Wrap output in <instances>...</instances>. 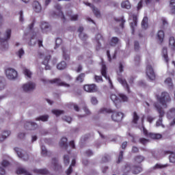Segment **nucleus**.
I'll return each instance as SVG.
<instances>
[{
    "label": "nucleus",
    "mask_w": 175,
    "mask_h": 175,
    "mask_svg": "<svg viewBox=\"0 0 175 175\" xmlns=\"http://www.w3.org/2000/svg\"><path fill=\"white\" fill-rule=\"evenodd\" d=\"M54 8L57 11V13L53 12V16H59L62 20H65V15H64V12H62V7L57 3L54 5Z\"/></svg>",
    "instance_id": "nucleus-12"
},
{
    "label": "nucleus",
    "mask_w": 175,
    "mask_h": 175,
    "mask_svg": "<svg viewBox=\"0 0 175 175\" xmlns=\"http://www.w3.org/2000/svg\"><path fill=\"white\" fill-rule=\"evenodd\" d=\"M143 172V168L139 165H134L132 167V173L133 174H139V173H142Z\"/></svg>",
    "instance_id": "nucleus-20"
},
{
    "label": "nucleus",
    "mask_w": 175,
    "mask_h": 175,
    "mask_svg": "<svg viewBox=\"0 0 175 175\" xmlns=\"http://www.w3.org/2000/svg\"><path fill=\"white\" fill-rule=\"evenodd\" d=\"M24 54H25V53L24 52V49H19L17 53V55L19 57V58H22V57H23V55H24Z\"/></svg>",
    "instance_id": "nucleus-59"
},
{
    "label": "nucleus",
    "mask_w": 175,
    "mask_h": 175,
    "mask_svg": "<svg viewBox=\"0 0 175 175\" xmlns=\"http://www.w3.org/2000/svg\"><path fill=\"white\" fill-rule=\"evenodd\" d=\"M62 120L64 121H66V122H68V124H70V122H72V118H70V116H63Z\"/></svg>",
    "instance_id": "nucleus-54"
},
{
    "label": "nucleus",
    "mask_w": 175,
    "mask_h": 175,
    "mask_svg": "<svg viewBox=\"0 0 175 175\" xmlns=\"http://www.w3.org/2000/svg\"><path fill=\"white\" fill-rule=\"evenodd\" d=\"M50 116L49 115H42L39 117L36 118V121H42V122H47L49 121Z\"/></svg>",
    "instance_id": "nucleus-24"
},
{
    "label": "nucleus",
    "mask_w": 175,
    "mask_h": 175,
    "mask_svg": "<svg viewBox=\"0 0 175 175\" xmlns=\"http://www.w3.org/2000/svg\"><path fill=\"white\" fill-rule=\"evenodd\" d=\"M51 112L53 113V114L56 116V117H59V116H61L62 114L65 113V111L64 110H59V109H53Z\"/></svg>",
    "instance_id": "nucleus-39"
},
{
    "label": "nucleus",
    "mask_w": 175,
    "mask_h": 175,
    "mask_svg": "<svg viewBox=\"0 0 175 175\" xmlns=\"http://www.w3.org/2000/svg\"><path fill=\"white\" fill-rule=\"evenodd\" d=\"M38 40L35 39L33 37H32L30 40V42H29V46H35L36 44V42Z\"/></svg>",
    "instance_id": "nucleus-58"
},
{
    "label": "nucleus",
    "mask_w": 175,
    "mask_h": 175,
    "mask_svg": "<svg viewBox=\"0 0 175 175\" xmlns=\"http://www.w3.org/2000/svg\"><path fill=\"white\" fill-rule=\"evenodd\" d=\"M14 150L15 152H16L18 158H21V159H23V161H28V159H29V155H28V153H23V150L18 148H15Z\"/></svg>",
    "instance_id": "nucleus-8"
},
{
    "label": "nucleus",
    "mask_w": 175,
    "mask_h": 175,
    "mask_svg": "<svg viewBox=\"0 0 175 175\" xmlns=\"http://www.w3.org/2000/svg\"><path fill=\"white\" fill-rule=\"evenodd\" d=\"M95 39H96V42L97 43H100L99 42V40H102L103 38H102V35L101 34H97L95 37Z\"/></svg>",
    "instance_id": "nucleus-62"
},
{
    "label": "nucleus",
    "mask_w": 175,
    "mask_h": 175,
    "mask_svg": "<svg viewBox=\"0 0 175 175\" xmlns=\"http://www.w3.org/2000/svg\"><path fill=\"white\" fill-rule=\"evenodd\" d=\"M50 58H51V56H50V55L46 56L42 62L43 65L45 66L46 70H50V69H51V67H50V66L47 65L49 64V61H50Z\"/></svg>",
    "instance_id": "nucleus-22"
},
{
    "label": "nucleus",
    "mask_w": 175,
    "mask_h": 175,
    "mask_svg": "<svg viewBox=\"0 0 175 175\" xmlns=\"http://www.w3.org/2000/svg\"><path fill=\"white\" fill-rule=\"evenodd\" d=\"M87 6H90V8H92V12L94 13V14L96 16V17L99 18L100 17V11H99V10L96 8H95L94 6H92V4L90 3H85Z\"/></svg>",
    "instance_id": "nucleus-17"
},
{
    "label": "nucleus",
    "mask_w": 175,
    "mask_h": 175,
    "mask_svg": "<svg viewBox=\"0 0 175 175\" xmlns=\"http://www.w3.org/2000/svg\"><path fill=\"white\" fill-rule=\"evenodd\" d=\"M165 84L168 85L170 88H173V82L172 81V78H167L165 81Z\"/></svg>",
    "instance_id": "nucleus-48"
},
{
    "label": "nucleus",
    "mask_w": 175,
    "mask_h": 175,
    "mask_svg": "<svg viewBox=\"0 0 175 175\" xmlns=\"http://www.w3.org/2000/svg\"><path fill=\"white\" fill-rule=\"evenodd\" d=\"M111 118L115 122H120V121H122V118H124V113L121 112H115L112 114Z\"/></svg>",
    "instance_id": "nucleus-13"
},
{
    "label": "nucleus",
    "mask_w": 175,
    "mask_h": 175,
    "mask_svg": "<svg viewBox=\"0 0 175 175\" xmlns=\"http://www.w3.org/2000/svg\"><path fill=\"white\" fill-rule=\"evenodd\" d=\"M33 172L36 173L37 174H49V170H47V169L44 168V169H34L33 170Z\"/></svg>",
    "instance_id": "nucleus-25"
},
{
    "label": "nucleus",
    "mask_w": 175,
    "mask_h": 175,
    "mask_svg": "<svg viewBox=\"0 0 175 175\" xmlns=\"http://www.w3.org/2000/svg\"><path fill=\"white\" fill-rule=\"evenodd\" d=\"M41 155L42 157H50L51 155V152L48 151L44 146H41Z\"/></svg>",
    "instance_id": "nucleus-21"
},
{
    "label": "nucleus",
    "mask_w": 175,
    "mask_h": 175,
    "mask_svg": "<svg viewBox=\"0 0 175 175\" xmlns=\"http://www.w3.org/2000/svg\"><path fill=\"white\" fill-rule=\"evenodd\" d=\"M6 87V79L3 77H0V91L5 90Z\"/></svg>",
    "instance_id": "nucleus-31"
},
{
    "label": "nucleus",
    "mask_w": 175,
    "mask_h": 175,
    "mask_svg": "<svg viewBox=\"0 0 175 175\" xmlns=\"http://www.w3.org/2000/svg\"><path fill=\"white\" fill-rule=\"evenodd\" d=\"M5 75L9 80H14L17 79V71L13 68H7L5 70Z\"/></svg>",
    "instance_id": "nucleus-7"
},
{
    "label": "nucleus",
    "mask_w": 175,
    "mask_h": 175,
    "mask_svg": "<svg viewBox=\"0 0 175 175\" xmlns=\"http://www.w3.org/2000/svg\"><path fill=\"white\" fill-rule=\"evenodd\" d=\"M55 44H56V46L55 47V49H57V47H59V46L62 44V39L57 38L55 40Z\"/></svg>",
    "instance_id": "nucleus-55"
},
{
    "label": "nucleus",
    "mask_w": 175,
    "mask_h": 175,
    "mask_svg": "<svg viewBox=\"0 0 175 175\" xmlns=\"http://www.w3.org/2000/svg\"><path fill=\"white\" fill-rule=\"evenodd\" d=\"M146 75L149 80H155V72H154V68L151 65H148L146 66Z\"/></svg>",
    "instance_id": "nucleus-10"
},
{
    "label": "nucleus",
    "mask_w": 175,
    "mask_h": 175,
    "mask_svg": "<svg viewBox=\"0 0 175 175\" xmlns=\"http://www.w3.org/2000/svg\"><path fill=\"white\" fill-rule=\"evenodd\" d=\"M165 38V33L163 31L160 30L157 33V38L159 40L160 43L163 42V38Z\"/></svg>",
    "instance_id": "nucleus-33"
},
{
    "label": "nucleus",
    "mask_w": 175,
    "mask_h": 175,
    "mask_svg": "<svg viewBox=\"0 0 175 175\" xmlns=\"http://www.w3.org/2000/svg\"><path fill=\"white\" fill-rule=\"evenodd\" d=\"M170 14H175V0H171L170 3Z\"/></svg>",
    "instance_id": "nucleus-34"
},
{
    "label": "nucleus",
    "mask_w": 175,
    "mask_h": 175,
    "mask_svg": "<svg viewBox=\"0 0 175 175\" xmlns=\"http://www.w3.org/2000/svg\"><path fill=\"white\" fill-rule=\"evenodd\" d=\"M133 124H137V121H139V116H137L136 112L133 113Z\"/></svg>",
    "instance_id": "nucleus-51"
},
{
    "label": "nucleus",
    "mask_w": 175,
    "mask_h": 175,
    "mask_svg": "<svg viewBox=\"0 0 175 175\" xmlns=\"http://www.w3.org/2000/svg\"><path fill=\"white\" fill-rule=\"evenodd\" d=\"M12 34V30L8 29L5 32V36L3 37L2 35V33L0 32V44H2V43H6L7 39H10V35Z\"/></svg>",
    "instance_id": "nucleus-14"
},
{
    "label": "nucleus",
    "mask_w": 175,
    "mask_h": 175,
    "mask_svg": "<svg viewBox=\"0 0 175 175\" xmlns=\"http://www.w3.org/2000/svg\"><path fill=\"white\" fill-rule=\"evenodd\" d=\"M146 158L142 155H137L135 157V161L137 163H142Z\"/></svg>",
    "instance_id": "nucleus-43"
},
{
    "label": "nucleus",
    "mask_w": 175,
    "mask_h": 175,
    "mask_svg": "<svg viewBox=\"0 0 175 175\" xmlns=\"http://www.w3.org/2000/svg\"><path fill=\"white\" fill-rule=\"evenodd\" d=\"M143 133L145 136L150 137L153 140H159V139L162 138V135L160 133H148L144 127H143Z\"/></svg>",
    "instance_id": "nucleus-6"
},
{
    "label": "nucleus",
    "mask_w": 175,
    "mask_h": 175,
    "mask_svg": "<svg viewBox=\"0 0 175 175\" xmlns=\"http://www.w3.org/2000/svg\"><path fill=\"white\" fill-rule=\"evenodd\" d=\"M139 49H140V45L139 44V42L135 41L134 42V50L135 51H139Z\"/></svg>",
    "instance_id": "nucleus-57"
},
{
    "label": "nucleus",
    "mask_w": 175,
    "mask_h": 175,
    "mask_svg": "<svg viewBox=\"0 0 175 175\" xmlns=\"http://www.w3.org/2000/svg\"><path fill=\"white\" fill-rule=\"evenodd\" d=\"M62 51H63V57L66 61H69L70 59V57L69 56V53L65 48H62Z\"/></svg>",
    "instance_id": "nucleus-40"
},
{
    "label": "nucleus",
    "mask_w": 175,
    "mask_h": 175,
    "mask_svg": "<svg viewBox=\"0 0 175 175\" xmlns=\"http://www.w3.org/2000/svg\"><path fill=\"white\" fill-rule=\"evenodd\" d=\"M120 43V38L118 37H112L109 41V44L112 47H116Z\"/></svg>",
    "instance_id": "nucleus-19"
},
{
    "label": "nucleus",
    "mask_w": 175,
    "mask_h": 175,
    "mask_svg": "<svg viewBox=\"0 0 175 175\" xmlns=\"http://www.w3.org/2000/svg\"><path fill=\"white\" fill-rule=\"evenodd\" d=\"M33 9L36 13H40L42 12V5L38 1H34L33 3Z\"/></svg>",
    "instance_id": "nucleus-18"
},
{
    "label": "nucleus",
    "mask_w": 175,
    "mask_h": 175,
    "mask_svg": "<svg viewBox=\"0 0 175 175\" xmlns=\"http://www.w3.org/2000/svg\"><path fill=\"white\" fill-rule=\"evenodd\" d=\"M169 46L172 50L175 49V39L174 37H170L169 40Z\"/></svg>",
    "instance_id": "nucleus-41"
},
{
    "label": "nucleus",
    "mask_w": 175,
    "mask_h": 175,
    "mask_svg": "<svg viewBox=\"0 0 175 175\" xmlns=\"http://www.w3.org/2000/svg\"><path fill=\"white\" fill-rule=\"evenodd\" d=\"M118 80L119 83H120V84H122L124 88H126V91L129 92V85H128L126 81L122 78H118Z\"/></svg>",
    "instance_id": "nucleus-26"
},
{
    "label": "nucleus",
    "mask_w": 175,
    "mask_h": 175,
    "mask_svg": "<svg viewBox=\"0 0 175 175\" xmlns=\"http://www.w3.org/2000/svg\"><path fill=\"white\" fill-rule=\"evenodd\" d=\"M175 116V108H172L167 113V117L169 120H172L173 117Z\"/></svg>",
    "instance_id": "nucleus-35"
},
{
    "label": "nucleus",
    "mask_w": 175,
    "mask_h": 175,
    "mask_svg": "<svg viewBox=\"0 0 175 175\" xmlns=\"http://www.w3.org/2000/svg\"><path fill=\"white\" fill-rule=\"evenodd\" d=\"M148 142H150V140L144 137H141L139 139V142L141 143V144H143V146H146V144H147Z\"/></svg>",
    "instance_id": "nucleus-49"
},
{
    "label": "nucleus",
    "mask_w": 175,
    "mask_h": 175,
    "mask_svg": "<svg viewBox=\"0 0 175 175\" xmlns=\"http://www.w3.org/2000/svg\"><path fill=\"white\" fill-rule=\"evenodd\" d=\"M83 88L86 92H96L97 91L95 84L85 85Z\"/></svg>",
    "instance_id": "nucleus-16"
},
{
    "label": "nucleus",
    "mask_w": 175,
    "mask_h": 175,
    "mask_svg": "<svg viewBox=\"0 0 175 175\" xmlns=\"http://www.w3.org/2000/svg\"><path fill=\"white\" fill-rule=\"evenodd\" d=\"M73 173V168L69 167L68 169L66 171V175H71Z\"/></svg>",
    "instance_id": "nucleus-63"
},
{
    "label": "nucleus",
    "mask_w": 175,
    "mask_h": 175,
    "mask_svg": "<svg viewBox=\"0 0 175 175\" xmlns=\"http://www.w3.org/2000/svg\"><path fill=\"white\" fill-rule=\"evenodd\" d=\"M90 100L92 105H98V98H96V97L95 96L92 97Z\"/></svg>",
    "instance_id": "nucleus-61"
},
{
    "label": "nucleus",
    "mask_w": 175,
    "mask_h": 175,
    "mask_svg": "<svg viewBox=\"0 0 175 175\" xmlns=\"http://www.w3.org/2000/svg\"><path fill=\"white\" fill-rule=\"evenodd\" d=\"M64 163L65 166H68L70 163V159H69V154H64L63 157Z\"/></svg>",
    "instance_id": "nucleus-45"
},
{
    "label": "nucleus",
    "mask_w": 175,
    "mask_h": 175,
    "mask_svg": "<svg viewBox=\"0 0 175 175\" xmlns=\"http://www.w3.org/2000/svg\"><path fill=\"white\" fill-rule=\"evenodd\" d=\"M130 25L132 29V33H133V32H135V27L137 26V17H136V16L133 17V22L131 23Z\"/></svg>",
    "instance_id": "nucleus-29"
},
{
    "label": "nucleus",
    "mask_w": 175,
    "mask_h": 175,
    "mask_svg": "<svg viewBox=\"0 0 175 175\" xmlns=\"http://www.w3.org/2000/svg\"><path fill=\"white\" fill-rule=\"evenodd\" d=\"M79 36L81 40H87V39H88V36H87L85 33H81Z\"/></svg>",
    "instance_id": "nucleus-53"
},
{
    "label": "nucleus",
    "mask_w": 175,
    "mask_h": 175,
    "mask_svg": "<svg viewBox=\"0 0 175 175\" xmlns=\"http://www.w3.org/2000/svg\"><path fill=\"white\" fill-rule=\"evenodd\" d=\"M84 112L85 113V115H81L78 116L79 118H83V117H87V116H91V111L87 107V106H85L83 107Z\"/></svg>",
    "instance_id": "nucleus-44"
},
{
    "label": "nucleus",
    "mask_w": 175,
    "mask_h": 175,
    "mask_svg": "<svg viewBox=\"0 0 175 175\" xmlns=\"http://www.w3.org/2000/svg\"><path fill=\"white\" fill-rule=\"evenodd\" d=\"M112 102L115 103V105L117 107V105L121 103V100L123 102H128V97L125 96V94H120L119 96H117V95L112 94L110 96Z\"/></svg>",
    "instance_id": "nucleus-3"
},
{
    "label": "nucleus",
    "mask_w": 175,
    "mask_h": 175,
    "mask_svg": "<svg viewBox=\"0 0 175 175\" xmlns=\"http://www.w3.org/2000/svg\"><path fill=\"white\" fill-rule=\"evenodd\" d=\"M122 8L124 9H131V3L129 1H125L122 3Z\"/></svg>",
    "instance_id": "nucleus-47"
},
{
    "label": "nucleus",
    "mask_w": 175,
    "mask_h": 175,
    "mask_svg": "<svg viewBox=\"0 0 175 175\" xmlns=\"http://www.w3.org/2000/svg\"><path fill=\"white\" fill-rule=\"evenodd\" d=\"M84 77H85V74L81 73L76 78V81L83 83L84 81Z\"/></svg>",
    "instance_id": "nucleus-46"
},
{
    "label": "nucleus",
    "mask_w": 175,
    "mask_h": 175,
    "mask_svg": "<svg viewBox=\"0 0 175 175\" xmlns=\"http://www.w3.org/2000/svg\"><path fill=\"white\" fill-rule=\"evenodd\" d=\"M116 21H118L119 23H120V27L121 28H124V24H125V20H124V18H121L120 19H116Z\"/></svg>",
    "instance_id": "nucleus-56"
},
{
    "label": "nucleus",
    "mask_w": 175,
    "mask_h": 175,
    "mask_svg": "<svg viewBox=\"0 0 175 175\" xmlns=\"http://www.w3.org/2000/svg\"><path fill=\"white\" fill-rule=\"evenodd\" d=\"M101 75L102 76H103V77H105L106 80L109 81L111 87H113V83L111 82V79H110V77H107V72L106 71V65L105 64H102Z\"/></svg>",
    "instance_id": "nucleus-15"
},
{
    "label": "nucleus",
    "mask_w": 175,
    "mask_h": 175,
    "mask_svg": "<svg viewBox=\"0 0 175 175\" xmlns=\"http://www.w3.org/2000/svg\"><path fill=\"white\" fill-rule=\"evenodd\" d=\"M52 165L53 166L54 170L59 171V175L64 173V170L62 169V165L58 162L56 159H53Z\"/></svg>",
    "instance_id": "nucleus-9"
},
{
    "label": "nucleus",
    "mask_w": 175,
    "mask_h": 175,
    "mask_svg": "<svg viewBox=\"0 0 175 175\" xmlns=\"http://www.w3.org/2000/svg\"><path fill=\"white\" fill-rule=\"evenodd\" d=\"M57 68L59 70H64V69H66V62L64 61L61 62L57 65Z\"/></svg>",
    "instance_id": "nucleus-38"
},
{
    "label": "nucleus",
    "mask_w": 175,
    "mask_h": 175,
    "mask_svg": "<svg viewBox=\"0 0 175 175\" xmlns=\"http://www.w3.org/2000/svg\"><path fill=\"white\" fill-rule=\"evenodd\" d=\"M169 164H161V163H157L153 167V170H158L159 169H166L168 167Z\"/></svg>",
    "instance_id": "nucleus-28"
},
{
    "label": "nucleus",
    "mask_w": 175,
    "mask_h": 175,
    "mask_svg": "<svg viewBox=\"0 0 175 175\" xmlns=\"http://www.w3.org/2000/svg\"><path fill=\"white\" fill-rule=\"evenodd\" d=\"M59 145L63 148H68V138L66 137H62Z\"/></svg>",
    "instance_id": "nucleus-32"
},
{
    "label": "nucleus",
    "mask_w": 175,
    "mask_h": 175,
    "mask_svg": "<svg viewBox=\"0 0 175 175\" xmlns=\"http://www.w3.org/2000/svg\"><path fill=\"white\" fill-rule=\"evenodd\" d=\"M164 154H170V157H169V159H170V162L171 163H175V153L172 152V151H165L164 152Z\"/></svg>",
    "instance_id": "nucleus-23"
},
{
    "label": "nucleus",
    "mask_w": 175,
    "mask_h": 175,
    "mask_svg": "<svg viewBox=\"0 0 175 175\" xmlns=\"http://www.w3.org/2000/svg\"><path fill=\"white\" fill-rule=\"evenodd\" d=\"M41 29L42 32H47L49 29H50V26L49 25V23L44 22L41 24Z\"/></svg>",
    "instance_id": "nucleus-36"
},
{
    "label": "nucleus",
    "mask_w": 175,
    "mask_h": 175,
    "mask_svg": "<svg viewBox=\"0 0 175 175\" xmlns=\"http://www.w3.org/2000/svg\"><path fill=\"white\" fill-rule=\"evenodd\" d=\"M23 72L28 79H31V77H32V72H31V70L27 68V67L23 68Z\"/></svg>",
    "instance_id": "nucleus-27"
},
{
    "label": "nucleus",
    "mask_w": 175,
    "mask_h": 175,
    "mask_svg": "<svg viewBox=\"0 0 175 175\" xmlns=\"http://www.w3.org/2000/svg\"><path fill=\"white\" fill-rule=\"evenodd\" d=\"M10 131H5L1 135V138H0V142H3L5 139L10 136Z\"/></svg>",
    "instance_id": "nucleus-42"
},
{
    "label": "nucleus",
    "mask_w": 175,
    "mask_h": 175,
    "mask_svg": "<svg viewBox=\"0 0 175 175\" xmlns=\"http://www.w3.org/2000/svg\"><path fill=\"white\" fill-rule=\"evenodd\" d=\"M102 163H106V162H109V155H105L102 157L101 159Z\"/></svg>",
    "instance_id": "nucleus-60"
},
{
    "label": "nucleus",
    "mask_w": 175,
    "mask_h": 175,
    "mask_svg": "<svg viewBox=\"0 0 175 175\" xmlns=\"http://www.w3.org/2000/svg\"><path fill=\"white\" fill-rule=\"evenodd\" d=\"M25 92H33L36 90V83L32 81L27 82L22 87Z\"/></svg>",
    "instance_id": "nucleus-5"
},
{
    "label": "nucleus",
    "mask_w": 175,
    "mask_h": 175,
    "mask_svg": "<svg viewBox=\"0 0 175 175\" xmlns=\"http://www.w3.org/2000/svg\"><path fill=\"white\" fill-rule=\"evenodd\" d=\"M148 27V18L145 16L142 22V27L144 28V29H147V27Z\"/></svg>",
    "instance_id": "nucleus-37"
},
{
    "label": "nucleus",
    "mask_w": 175,
    "mask_h": 175,
    "mask_svg": "<svg viewBox=\"0 0 175 175\" xmlns=\"http://www.w3.org/2000/svg\"><path fill=\"white\" fill-rule=\"evenodd\" d=\"M94 79L97 83H99V81H103V79H102L101 76H95Z\"/></svg>",
    "instance_id": "nucleus-64"
},
{
    "label": "nucleus",
    "mask_w": 175,
    "mask_h": 175,
    "mask_svg": "<svg viewBox=\"0 0 175 175\" xmlns=\"http://www.w3.org/2000/svg\"><path fill=\"white\" fill-rule=\"evenodd\" d=\"M122 159H124V151L121 150L119 153L118 160L117 161V163H120V162H122Z\"/></svg>",
    "instance_id": "nucleus-50"
},
{
    "label": "nucleus",
    "mask_w": 175,
    "mask_h": 175,
    "mask_svg": "<svg viewBox=\"0 0 175 175\" xmlns=\"http://www.w3.org/2000/svg\"><path fill=\"white\" fill-rule=\"evenodd\" d=\"M111 109H109L107 108H102L98 111V113H103L105 114V113H111Z\"/></svg>",
    "instance_id": "nucleus-52"
},
{
    "label": "nucleus",
    "mask_w": 175,
    "mask_h": 175,
    "mask_svg": "<svg viewBox=\"0 0 175 175\" xmlns=\"http://www.w3.org/2000/svg\"><path fill=\"white\" fill-rule=\"evenodd\" d=\"M41 81L44 83V84H57V85L60 86V87H66L67 88H69V87H70V85L69 83H66L64 81H62V80H61V79H51V80H47V79H42Z\"/></svg>",
    "instance_id": "nucleus-2"
},
{
    "label": "nucleus",
    "mask_w": 175,
    "mask_h": 175,
    "mask_svg": "<svg viewBox=\"0 0 175 175\" xmlns=\"http://www.w3.org/2000/svg\"><path fill=\"white\" fill-rule=\"evenodd\" d=\"M154 107H156L159 114V118L158 121L156 123L157 126H163V128L165 126L162 124V117L165 116V111L162 109V107L159 104L154 103Z\"/></svg>",
    "instance_id": "nucleus-4"
},
{
    "label": "nucleus",
    "mask_w": 175,
    "mask_h": 175,
    "mask_svg": "<svg viewBox=\"0 0 175 175\" xmlns=\"http://www.w3.org/2000/svg\"><path fill=\"white\" fill-rule=\"evenodd\" d=\"M162 54L166 64H169V57H167V48L166 47L163 48Z\"/></svg>",
    "instance_id": "nucleus-30"
},
{
    "label": "nucleus",
    "mask_w": 175,
    "mask_h": 175,
    "mask_svg": "<svg viewBox=\"0 0 175 175\" xmlns=\"http://www.w3.org/2000/svg\"><path fill=\"white\" fill-rule=\"evenodd\" d=\"M38 126V123L35 122H26L25 123V129L27 131H36Z\"/></svg>",
    "instance_id": "nucleus-11"
},
{
    "label": "nucleus",
    "mask_w": 175,
    "mask_h": 175,
    "mask_svg": "<svg viewBox=\"0 0 175 175\" xmlns=\"http://www.w3.org/2000/svg\"><path fill=\"white\" fill-rule=\"evenodd\" d=\"M157 99L163 107H165V109L167 107V103H170V102H172L170 95L166 92H162L161 96H157Z\"/></svg>",
    "instance_id": "nucleus-1"
}]
</instances>
